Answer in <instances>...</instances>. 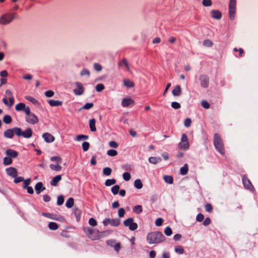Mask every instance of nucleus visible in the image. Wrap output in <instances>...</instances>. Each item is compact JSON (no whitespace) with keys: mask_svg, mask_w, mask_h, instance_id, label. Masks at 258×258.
<instances>
[{"mask_svg":"<svg viewBox=\"0 0 258 258\" xmlns=\"http://www.w3.org/2000/svg\"><path fill=\"white\" fill-rule=\"evenodd\" d=\"M165 240V236L159 231L150 232L147 236V241L150 244H158Z\"/></svg>","mask_w":258,"mask_h":258,"instance_id":"1","label":"nucleus"},{"mask_svg":"<svg viewBox=\"0 0 258 258\" xmlns=\"http://www.w3.org/2000/svg\"><path fill=\"white\" fill-rule=\"evenodd\" d=\"M84 231L86 234L87 236L92 240H97L99 239L101 237L104 232H100L99 230L93 229L91 227H85Z\"/></svg>","mask_w":258,"mask_h":258,"instance_id":"2","label":"nucleus"},{"mask_svg":"<svg viewBox=\"0 0 258 258\" xmlns=\"http://www.w3.org/2000/svg\"><path fill=\"white\" fill-rule=\"evenodd\" d=\"M213 142L216 150L221 155H224L225 154V149L224 148L223 141L218 134L216 133L214 134Z\"/></svg>","mask_w":258,"mask_h":258,"instance_id":"3","label":"nucleus"},{"mask_svg":"<svg viewBox=\"0 0 258 258\" xmlns=\"http://www.w3.org/2000/svg\"><path fill=\"white\" fill-rule=\"evenodd\" d=\"M16 13H8L2 15L0 18V24L6 25L10 23L15 18Z\"/></svg>","mask_w":258,"mask_h":258,"instance_id":"4","label":"nucleus"},{"mask_svg":"<svg viewBox=\"0 0 258 258\" xmlns=\"http://www.w3.org/2000/svg\"><path fill=\"white\" fill-rule=\"evenodd\" d=\"M26 114L25 120L26 121L30 124H35L38 122V118L37 116L34 113L31 112V110H27Z\"/></svg>","mask_w":258,"mask_h":258,"instance_id":"5","label":"nucleus"},{"mask_svg":"<svg viewBox=\"0 0 258 258\" xmlns=\"http://www.w3.org/2000/svg\"><path fill=\"white\" fill-rule=\"evenodd\" d=\"M236 0H230L228 5L229 17L231 20H233L236 14Z\"/></svg>","mask_w":258,"mask_h":258,"instance_id":"6","label":"nucleus"},{"mask_svg":"<svg viewBox=\"0 0 258 258\" xmlns=\"http://www.w3.org/2000/svg\"><path fill=\"white\" fill-rule=\"evenodd\" d=\"M179 148L182 150H187L189 148V144L187 136L183 134L181 136V141L178 144Z\"/></svg>","mask_w":258,"mask_h":258,"instance_id":"7","label":"nucleus"},{"mask_svg":"<svg viewBox=\"0 0 258 258\" xmlns=\"http://www.w3.org/2000/svg\"><path fill=\"white\" fill-rule=\"evenodd\" d=\"M120 223V220L118 218L110 219L105 218L103 221L104 226H106L110 225L112 226L117 227L119 226Z\"/></svg>","mask_w":258,"mask_h":258,"instance_id":"8","label":"nucleus"},{"mask_svg":"<svg viewBox=\"0 0 258 258\" xmlns=\"http://www.w3.org/2000/svg\"><path fill=\"white\" fill-rule=\"evenodd\" d=\"M123 224L125 227H128L130 230L134 231L138 228V224L134 222L133 218H130L123 221Z\"/></svg>","mask_w":258,"mask_h":258,"instance_id":"9","label":"nucleus"},{"mask_svg":"<svg viewBox=\"0 0 258 258\" xmlns=\"http://www.w3.org/2000/svg\"><path fill=\"white\" fill-rule=\"evenodd\" d=\"M201 86L204 88H207L209 85V77L206 75H201L199 77Z\"/></svg>","mask_w":258,"mask_h":258,"instance_id":"10","label":"nucleus"},{"mask_svg":"<svg viewBox=\"0 0 258 258\" xmlns=\"http://www.w3.org/2000/svg\"><path fill=\"white\" fill-rule=\"evenodd\" d=\"M242 182L245 188L251 191H253L254 189V188L251 183L250 180L246 175L243 176Z\"/></svg>","mask_w":258,"mask_h":258,"instance_id":"11","label":"nucleus"},{"mask_svg":"<svg viewBox=\"0 0 258 258\" xmlns=\"http://www.w3.org/2000/svg\"><path fill=\"white\" fill-rule=\"evenodd\" d=\"M76 88L74 90V92L76 95H82L84 91V88L82 83L80 82H77L76 84Z\"/></svg>","mask_w":258,"mask_h":258,"instance_id":"12","label":"nucleus"},{"mask_svg":"<svg viewBox=\"0 0 258 258\" xmlns=\"http://www.w3.org/2000/svg\"><path fill=\"white\" fill-rule=\"evenodd\" d=\"M15 109L18 111H23L25 113H27V110H30V108L28 106H26L25 104L23 103H19L15 106Z\"/></svg>","mask_w":258,"mask_h":258,"instance_id":"13","label":"nucleus"},{"mask_svg":"<svg viewBox=\"0 0 258 258\" xmlns=\"http://www.w3.org/2000/svg\"><path fill=\"white\" fill-rule=\"evenodd\" d=\"M135 101L131 98H124L122 99L121 102V105L123 107H127L129 105L134 104Z\"/></svg>","mask_w":258,"mask_h":258,"instance_id":"14","label":"nucleus"},{"mask_svg":"<svg viewBox=\"0 0 258 258\" xmlns=\"http://www.w3.org/2000/svg\"><path fill=\"white\" fill-rule=\"evenodd\" d=\"M42 137L44 141L47 143H51L54 141V137L51 134L48 133H44L42 135Z\"/></svg>","mask_w":258,"mask_h":258,"instance_id":"15","label":"nucleus"},{"mask_svg":"<svg viewBox=\"0 0 258 258\" xmlns=\"http://www.w3.org/2000/svg\"><path fill=\"white\" fill-rule=\"evenodd\" d=\"M7 174L13 177H16L17 176L18 172L17 169L14 167H9L6 170Z\"/></svg>","mask_w":258,"mask_h":258,"instance_id":"16","label":"nucleus"},{"mask_svg":"<svg viewBox=\"0 0 258 258\" xmlns=\"http://www.w3.org/2000/svg\"><path fill=\"white\" fill-rule=\"evenodd\" d=\"M211 17L215 19L219 20L222 17V14L219 10H212L211 12Z\"/></svg>","mask_w":258,"mask_h":258,"instance_id":"17","label":"nucleus"},{"mask_svg":"<svg viewBox=\"0 0 258 258\" xmlns=\"http://www.w3.org/2000/svg\"><path fill=\"white\" fill-rule=\"evenodd\" d=\"M6 154L11 158H15L17 157L18 155V152L12 149H8L6 151Z\"/></svg>","mask_w":258,"mask_h":258,"instance_id":"18","label":"nucleus"},{"mask_svg":"<svg viewBox=\"0 0 258 258\" xmlns=\"http://www.w3.org/2000/svg\"><path fill=\"white\" fill-rule=\"evenodd\" d=\"M61 179V176L60 175H57L54 176L50 181V184L52 186H56L57 183Z\"/></svg>","mask_w":258,"mask_h":258,"instance_id":"19","label":"nucleus"},{"mask_svg":"<svg viewBox=\"0 0 258 258\" xmlns=\"http://www.w3.org/2000/svg\"><path fill=\"white\" fill-rule=\"evenodd\" d=\"M32 136V131L30 128H27L23 131L22 136L25 138H30Z\"/></svg>","mask_w":258,"mask_h":258,"instance_id":"20","label":"nucleus"},{"mask_svg":"<svg viewBox=\"0 0 258 258\" xmlns=\"http://www.w3.org/2000/svg\"><path fill=\"white\" fill-rule=\"evenodd\" d=\"M172 94L174 96H178L181 93V89L179 85L176 86L172 91Z\"/></svg>","mask_w":258,"mask_h":258,"instance_id":"21","label":"nucleus"},{"mask_svg":"<svg viewBox=\"0 0 258 258\" xmlns=\"http://www.w3.org/2000/svg\"><path fill=\"white\" fill-rule=\"evenodd\" d=\"M125 66L126 70L130 72V68L129 67V65L128 64L126 58H123L120 61L118 62V66L119 67H122V66Z\"/></svg>","mask_w":258,"mask_h":258,"instance_id":"22","label":"nucleus"},{"mask_svg":"<svg viewBox=\"0 0 258 258\" xmlns=\"http://www.w3.org/2000/svg\"><path fill=\"white\" fill-rule=\"evenodd\" d=\"M45 187H43V184L41 182H39L35 185V189L37 194H39L40 192L44 190Z\"/></svg>","mask_w":258,"mask_h":258,"instance_id":"23","label":"nucleus"},{"mask_svg":"<svg viewBox=\"0 0 258 258\" xmlns=\"http://www.w3.org/2000/svg\"><path fill=\"white\" fill-rule=\"evenodd\" d=\"M48 102L51 106H59L62 104V102L59 100H49Z\"/></svg>","mask_w":258,"mask_h":258,"instance_id":"24","label":"nucleus"},{"mask_svg":"<svg viewBox=\"0 0 258 258\" xmlns=\"http://www.w3.org/2000/svg\"><path fill=\"white\" fill-rule=\"evenodd\" d=\"M60 164L56 163V164H51L49 165L50 168L52 170L59 171L61 170L62 167L60 165Z\"/></svg>","mask_w":258,"mask_h":258,"instance_id":"25","label":"nucleus"},{"mask_svg":"<svg viewBox=\"0 0 258 258\" xmlns=\"http://www.w3.org/2000/svg\"><path fill=\"white\" fill-rule=\"evenodd\" d=\"M4 136L7 138H12L14 136L13 128L7 130L4 132Z\"/></svg>","mask_w":258,"mask_h":258,"instance_id":"26","label":"nucleus"},{"mask_svg":"<svg viewBox=\"0 0 258 258\" xmlns=\"http://www.w3.org/2000/svg\"><path fill=\"white\" fill-rule=\"evenodd\" d=\"M123 82L124 85L127 88H133L135 86L134 83L129 79H124Z\"/></svg>","mask_w":258,"mask_h":258,"instance_id":"27","label":"nucleus"},{"mask_svg":"<svg viewBox=\"0 0 258 258\" xmlns=\"http://www.w3.org/2000/svg\"><path fill=\"white\" fill-rule=\"evenodd\" d=\"M95 122L96 120L94 118H92L89 121V127L92 132H95L96 131Z\"/></svg>","mask_w":258,"mask_h":258,"instance_id":"28","label":"nucleus"},{"mask_svg":"<svg viewBox=\"0 0 258 258\" xmlns=\"http://www.w3.org/2000/svg\"><path fill=\"white\" fill-rule=\"evenodd\" d=\"M188 171V165L187 164H185L184 166L180 169V173L182 175H184L187 173Z\"/></svg>","mask_w":258,"mask_h":258,"instance_id":"29","label":"nucleus"},{"mask_svg":"<svg viewBox=\"0 0 258 258\" xmlns=\"http://www.w3.org/2000/svg\"><path fill=\"white\" fill-rule=\"evenodd\" d=\"M48 228L50 230H56L58 228V226L56 223L51 222L48 224Z\"/></svg>","mask_w":258,"mask_h":258,"instance_id":"30","label":"nucleus"},{"mask_svg":"<svg viewBox=\"0 0 258 258\" xmlns=\"http://www.w3.org/2000/svg\"><path fill=\"white\" fill-rule=\"evenodd\" d=\"M74 203L73 198H69L66 203V206L68 208H71L73 206Z\"/></svg>","mask_w":258,"mask_h":258,"instance_id":"31","label":"nucleus"},{"mask_svg":"<svg viewBox=\"0 0 258 258\" xmlns=\"http://www.w3.org/2000/svg\"><path fill=\"white\" fill-rule=\"evenodd\" d=\"M116 181L115 179H108L105 182V185L106 186H109L115 184Z\"/></svg>","mask_w":258,"mask_h":258,"instance_id":"32","label":"nucleus"},{"mask_svg":"<svg viewBox=\"0 0 258 258\" xmlns=\"http://www.w3.org/2000/svg\"><path fill=\"white\" fill-rule=\"evenodd\" d=\"M133 212L136 214H140L142 212L143 209L141 205H137L133 208Z\"/></svg>","mask_w":258,"mask_h":258,"instance_id":"33","label":"nucleus"},{"mask_svg":"<svg viewBox=\"0 0 258 258\" xmlns=\"http://www.w3.org/2000/svg\"><path fill=\"white\" fill-rule=\"evenodd\" d=\"M120 188V186L118 185H115L113 186L112 187L111 190L112 193L116 195L118 193L119 190Z\"/></svg>","mask_w":258,"mask_h":258,"instance_id":"34","label":"nucleus"},{"mask_svg":"<svg viewBox=\"0 0 258 258\" xmlns=\"http://www.w3.org/2000/svg\"><path fill=\"white\" fill-rule=\"evenodd\" d=\"M14 134H16L18 136H22L23 131L21 128L14 127L13 128Z\"/></svg>","mask_w":258,"mask_h":258,"instance_id":"35","label":"nucleus"},{"mask_svg":"<svg viewBox=\"0 0 258 258\" xmlns=\"http://www.w3.org/2000/svg\"><path fill=\"white\" fill-rule=\"evenodd\" d=\"M12 163V159L9 157H6L4 158L3 164L5 165H9Z\"/></svg>","mask_w":258,"mask_h":258,"instance_id":"36","label":"nucleus"},{"mask_svg":"<svg viewBox=\"0 0 258 258\" xmlns=\"http://www.w3.org/2000/svg\"><path fill=\"white\" fill-rule=\"evenodd\" d=\"M134 185L137 189H141L143 187V184L140 179H136L134 182Z\"/></svg>","mask_w":258,"mask_h":258,"instance_id":"37","label":"nucleus"},{"mask_svg":"<svg viewBox=\"0 0 258 258\" xmlns=\"http://www.w3.org/2000/svg\"><path fill=\"white\" fill-rule=\"evenodd\" d=\"M164 181L169 184H172L173 182V179L171 176L165 175L164 176Z\"/></svg>","mask_w":258,"mask_h":258,"instance_id":"38","label":"nucleus"},{"mask_svg":"<svg viewBox=\"0 0 258 258\" xmlns=\"http://www.w3.org/2000/svg\"><path fill=\"white\" fill-rule=\"evenodd\" d=\"M12 120V117L9 115H5L3 117V121L6 124L10 123Z\"/></svg>","mask_w":258,"mask_h":258,"instance_id":"39","label":"nucleus"},{"mask_svg":"<svg viewBox=\"0 0 258 258\" xmlns=\"http://www.w3.org/2000/svg\"><path fill=\"white\" fill-rule=\"evenodd\" d=\"M112 172V169L110 167H105L103 169V173L106 176H109Z\"/></svg>","mask_w":258,"mask_h":258,"instance_id":"40","label":"nucleus"},{"mask_svg":"<svg viewBox=\"0 0 258 258\" xmlns=\"http://www.w3.org/2000/svg\"><path fill=\"white\" fill-rule=\"evenodd\" d=\"M175 251L176 253L179 254H183L184 252V250L182 246L180 245H177L175 247Z\"/></svg>","mask_w":258,"mask_h":258,"instance_id":"41","label":"nucleus"},{"mask_svg":"<svg viewBox=\"0 0 258 258\" xmlns=\"http://www.w3.org/2000/svg\"><path fill=\"white\" fill-rule=\"evenodd\" d=\"M160 160V158H157L155 157H151L149 158V162L151 163L156 164H157L159 161Z\"/></svg>","mask_w":258,"mask_h":258,"instance_id":"42","label":"nucleus"},{"mask_svg":"<svg viewBox=\"0 0 258 258\" xmlns=\"http://www.w3.org/2000/svg\"><path fill=\"white\" fill-rule=\"evenodd\" d=\"M51 161H55L56 163L61 164L62 162L61 158L59 156H53L50 158Z\"/></svg>","mask_w":258,"mask_h":258,"instance_id":"43","label":"nucleus"},{"mask_svg":"<svg viewBox=\"0 0 258 258\" xmlns=\"http://www.w3.org/2000/svg\"><path fill=\"white\" fill-rule=\"evenodd\" d=\"M89 137L86 135H79L76 136V140L77 141H80L83 140H87Z\"/></svg>","mask_w":258,"mask_h":258,"instance_id":"44","label":"nucleus"},{"mask_svg":"<svg viewBox=\"0 0 258 258\" xmlns=\"http://www.w3.org/2000/svg\"><path fill=\"white\" fill-rule=\"evenodd\" d=\"M90 147V144L88 142H84L82 144V148L84 151H87Z\"/></svg>","mask_w":258,"mask_h":258,"instance_id":"45","label":"nucleus"},{"mask_svg":"<svg viewBox=\"0 0 258 258\" xmlns=\"http://www.w3.org/2000/svg\"><path fill=\"white\" fill-rule=\"evenodd\" d=\"M42 215L50 219H56L54 217V215L50 213H42Z\"/></svg>","mask_w":258,"mask_h":258,"instance_id":"46","label":"nucleus"},{"mask_svg":"<svg viewBox=\"0 0 258 258\" xmlns=\"http://www.w3.org/2000/svg\"><path fill=\"white\" fill-rule=\"evenodd\" d=\"M202 5L204 7H210L212 5V2L211 0H203Z\"/></svg>","mask_w":258,"mask_h":258,"instance_id":"47","label":"nucleus"},{"mask_svg":"<svg viewBox=\"0 0 258 258\" xmlns=\"http://www.w3.org/2000/svg\"><path fill=\"white\" fill-rule=\"evenodd\" d=\"M107 153L108 155L113 157L117 155V152L115 150L110 149L107 151Z\"/></svg>","mask_w":258,"mask_h":258,"instance_id":"48","label":"nucleus"},{"mask_svg":"<svg viewBox=\"0 0 258 258\" xmlns=\"http://www.w3.org/2000/svg\"><path fill=\"white\" fill-rule=\"evenodd\" d=\"M203 45L207 47H211L213 45V42L210 40L206 39L204 41Z\"/></svg>","mask_w":258,"mask_h":258,"instance_id":"49","label":"nucleus"},{"mask_svg":"<svg viewBox=\"0 0 258 258\" xmlns=\"http://www.w3.org/2000/svg\"><path fill=\"white\" fill-rule=\"evenodd\" d=\"M104 89V86L102 84H98L96 86V90L97 92H101Z\"/></svg>","mask_w":258,"mask_h":258,"instance_id":"50","label":"nucleus"},{"mask_svg":"<svg viewBox=\"0 0 258 258\" xmlns=\"http://www.w3.org/2000/svg\"><path fill=\"white\" fill-rule=\"evenodd\" d=\"M205 208L206 211L208 212H211L213 211V206L211 204H206Z\"/></svg>","mask_w":258,"mask_h":258,"instance_id":"51","label":"nucleus"},{"mask_svg":"<svg viewBox=\"0 0 258 258\" xmlns=\"http://www.w3.org/2000/svg\"><path fill=\"white\" fill-rule=\"evenodd\" d=\"M125 212L123 208H120L118 209V215L119 217L122 218L125 215Z\"/></svg>","mask_w":258,"mask_h":258,"instance_id":"52","label":"nucleus"},{"mask_svg":"<svg viewBox=\"0 0 258 258\" xmlns=\"http://www.w3.org/2000/svg\"><path fill=\"white\" fill-rule=\"evenodd\" d=\"M64 202V199L62 196H59L57 199V204L58 205L60 206L63 204Z\"/></svg>","mask_w":258,"mask_h":258,"instance_id":"53","label":"nucleus"},{"mask_svg":"<svg viewBox=\"0 0 258 258\" xmlns=\"http://www.w3.org/2000/svg\"><path fill=\"white\" fill-rule=\"evenodd\" d=\"M191 123V120L190 118H187L184 121V125L185 127H188L190 126Z\"/></svg>","mask_w":258,"mask_h":258,"instance_id":"54","label":"nucleus"},{"mask_svg":"<svg viewBox=\"0 0 258 258\" xmlns=\"http://www.w3.org/2000/svg\"><path fill=\"white\" fill-rule=\"evenodd\" d=\"M164 233L167 236H170L172 234V231L170 227H167L165 229Z\"/></svg>","mask_w":258,"mask_h":258,"instance_id":"55","label":"nucleus"},{"mask_svg":"<svg viewBox=\"0 0 258 258\" xmlns=\"http://www.w3.org/2000/svg\"><path fill=\"white\" fill-rule=\"evenodd\" d=\"M26 99L32 102L33 104H35L38 102V101L34 98L31 97V96H27L26 97Z\"/></svg>","mask_w":258,"mask_h":258,"instance_id":"56","label":"nucleus"},{"mask_svg":"<svg viewBox=\"0 0 258 258\" xmlns=\"http://www.w3.org/2000/svg\"><path fill=\"white\" fill-rule=\"evenodd\" d=\"M94 68L97 72H100L102 69V66L98 63H95L94 64Z\"/></svg>","mask_w":258,"mask_h":258,"instance_id":"57","label":"nucleus"},{"mask_svg":"<svg viewBox=\"0 0 258 258\" xmlns=\"http://www.w3.org/2000/svg\"><path fill=\"white\" fill-rule=\"evenodd\" d=\"M89 224L92 226H95L97 225V223L94 218H91L89 220Z\"/></svg>","mask_w":258,"mask_h":258,"instance_id":"58","label":"nucleus"},{"mask_svg":"<svg viewBox=\"0 0 258 258\" xmlns=\"http://www.w3.org/2000/svg\"><path fill=\"white\" fill-rule=\"evenodd\" d=\"M202 106L205 109H208L210 108V104L208 102L205 100H203L201 102Z\"/></svg>","mask_w":258,"mask_h":258,"instance_id":"59","label":"nucleus"},{"mask_svg":"<svg viewBox=\"0 0 258 258\" xmlns=\"http://www.w3.org/2000/svg\"><path fill=\"white\" fill-rule=\"evenodd\" d=\"M124 180L128 181L131 179V175L129 172H124L122 175Z\"/></svg>","mask_w":258,"mask_h":258,"instance_id":"60","label":"nucleus"},{"mask_svg":"<svg viewBox=\"0 0 258 258\" xmlns=\"http://www.w3.org/2000/svg\"><path fill=\"white\" fill-rule=\"evenodd\" d=\"M180 104L177 102H173L171 103V107L174 109H179L180 108Z\"/></svg>","mask_w":258,"mask_h":258,"instance_id":"61","label":"nucleus"},{"mask_svg":"<svg viewBox=\"0 0 258 258\" xmlns=\"http://www.w3.org/2000/svg\"><path fill=\"white\" fill-rule=\"evenodd\" d=\"M163 220L161 218H158L155 221V224L157 226H160L162 225Z\"/></svg>","mask_w":258,"mask_h":258,"instance_id":"62","label":"nucleus"},{"mask_svg":"<svg viewBox=\"0 0 258 258\" xmlns=\"http://www.w3.org/2000/svg\"><path fill=\"white\" fill-rule=\"evenodd\" d=\"M54 92L52 90H48L45 92V95L47 97H51L54 95Z\"/></svg>","mask_w":258,"mask_h":258,"instance_id":"63","label":"nucleus"},{"mask_svg":"<svg viewBox=\"0 0 258 258\" xmlns=\"http://www.w3.org/2000/svg\"><path fill=\"white\" fill-rule=\"evenodd\" d=\"M94 104L92 103H86L82 108L85 109H89L91 108L93 106Z\"/></svg>","mask_w":258,"mask_h":258,"instance_id":"64","label":"nucleus"}]
</instances>
